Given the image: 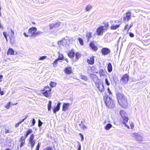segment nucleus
Listing matches in <instances>:
<instances>
[{
	"label": "nucleus",
	"mask_w": 150,
	"mask_h": 150,
	"mask_svg": "<svg viewBox=\"0 0 150 150\" xmlns=\"http://www.w3.org/2000/svg\"><path fill=\"white\" fill-rule=\"evenodd\" d=\"M116 97L118 104L121 107L123 108L127 107L128 105L127 98L124 94L120 93H117Z\"/></svg>",
	"instance_id": "obj_1"
},
{
	"label": "nucleus",
	"mask_w": 150,
	"mask_h": 150,
	"mask_svg": "<svg viewBox=\"0 0 150 150\" xmlns=\"http://www.w3.org/2000/svg\"><path fill=\"white\" fill-rule=\"evenodd\" d=\"M104 103L106 106L109 108H112L115 106V102L110 97L108 96L104 98Z\"/></svg>",
	"instance_id": "obj_2"
},
{
	"label": "nucleus",
	"mask_w": 150,
	"mask_h": 150,
	"mask_svg": "<svg viewBox=\"0 0 150 150\" xmlns=\"http://www.w3.org/2000/svg\"><path fill=\"white\" fill-rule=\"evenodd\" d=\"M52 88L48 86H46L44 87V89L40 91L41 94L43 96L48 98L52 95L51 92Z\"/></svg>",
	"instance_id": "obj_3"
},
{
	"label": "nucleus",
	"mask_w": 150,
	"mask_h": 150,
	"mask_svg": "<svg viewBox=\"0 0 150 150\" xmlns=\"http://www.w3.org/2000/svg\"><path fill=\"white\" fill-rule=\"evenodd\" d=\"M11 30V32L8 33L7 34L5 32H4L3 33L6 41H8L7 36H8L11 42L13 43L15 42L16 41L15 37L14 36V32L12 30Z\"/></svg>",
	"instance_id": "obj_4"
},
{
	"label": "nucleus",
	"mask_w": 150,
	"mask_h": 150,
	"mask_svg": "<svg viewBox=\"0 0 150 150\" xmlns=\"http://www.w3.org/2000/svg\"><path fill=\"white\" fill-rule=\"evenodd\" d=\"M37 28L35 27H33L29 28L28 30V33L30 34L31 36L35 37L40 35L42 32L38 31L37 32Z\"/></svg>",
	"instance_id": "obj_5"
},
{
	"label": "nucleus",
	"mask_w": 150,
	"mask_h": 150,
	"mask_svg": "<svg viewBox=\"0 0 150 150\" xmlns=\"http://www.w3.org/2000/svg\"><path fill=\"white\" fill-rule=\"evenodd\" d=\"M34 136L33 134H31L29 139V144H30V147L32 149L34 148L35 144V140L34 139Z\"/></svg>",
	"instance_id": "obj_6"
},
{
	"label": "nucleus",
	"mask_w": 150,
	"mask_h": 150,
	"mask_svg": "<svg viewBox=\"0 0 150 150\" xmlns=\"http://www.w3.org/2000/svg\"><path fill=\"white\" fill-rule=\"evenodd\" d=\"M129 80V75L127 74H125L122 76L120 79V81L122 84L125 85L128 82Z\"/></svg>",
	"instance_id": "obj_7"
},
{
	"label": "nucleus",
	"mask_w": 150,
	"mask_h": 150,
	"mask_svg": "<svg viewBox=\"0 0 150 150\" xmlns=\"http://www.w3.org/2000/svg\"><path fill=\"white\" fill-rule=\"evenodd\" d=\"M101 52L102 55L105 56L109 54L110 52V50L107 47H103L101 50Z\"/></svg>",
	"instance_id": "obj_8"
},
{
	"label": "nucleus",
	"mask_w": 150,
	"mask_h": 150,
	"mask_svg": "<svg viewBox=\"0 0 150 150\" xmlns=\"http://www.w3.org/2000/svg\"><path fill=\"white\" fill-rule=\"evenodd\" d=\"M105 30L104 29V26H100L98 27L96 30V32L98 35H103V33Z\"/></svg>",
	"instance_id": "obj_9"
},
{
	"label": "nucleus",
	"mask_w": 150,
	"mask_h": 150,
	"mask_svg": "<svg viewBox=\"0 0 150 150\" xmlns=\"http://www.w3.org/2000/svg\"><path fill=\"white\" fill-rule=\"evenodd\" d=\"M64 72L66 74L68 75L70 74L73 73L72 68L70 66L66 67L64 70Z\"/></svg>",
	"instance_id": "obj_10"
},
{
	"label": "nucleus",
	"mask_w": 150,
	"mask_h": 150,
	"mask_svg": "<svg viewBox=\"0 0 150 150\" xmlns=\"http://www.w3.org/2000/svg\"><path fill=\"white\" fill-rule=\"evenodd\" d=\"M131 13L130 12H127L125 13L126 16L123 17V20L124 22H128L131 18Z\"/></svg>",
	"instance_id": "obj_11"
},
{
	"label": "nucleus",
	"mask_w": 150,
	"mask_h": 150,
	"mask_svg": "<svg viewBox=\"0 0 150 150\" xmlns=\"http://www.w3.org/2000/svg\"><path fill=\"white\" fill-rule=\"evenodd\" d=\"M61 23L60 22H58L55 23H50L49 25V28L51 29L54 28L58 27L60 25Z\"/></svg>",
	"instance_id": "obj_12"
},
{
	"label": "nucleus",
	"mask_w": 150,
	"mask_h": 150,
	"mask_svg": "<svg viewBox=\"0 0 150 150\" xmlns=\"http://www.w3.org/2000/svg\"><path fill=\"white\" fill-rule=\"evenodd\" d=\"M89 46L95 52L96 51L98 50V47L95 45L93 41L90 43Z\"/></svg>",
	"instance_id": "obj_13"
},
{
	"label": "nucleus",
	"mask_w": 150,
	"mask_h": 150,
	"mask_svg": "<svg viewBox=\"0 0 150 150\" xmlns=\"http://www.w3.org/2000/svg\"><path fill=\"white\" fill-rule=\"evenodd\" d=\"M75 53L73 49H71L68 52L67 55L70 58L73 59L75 56Z\"/></svg>",
	"instance_id": "obj_14"
},
{
	"label": "nucleus",
	"mask_w": 150,
	"mask_h": 150,
	"mask_svg": "<svg viewBox=\"0 0 150 150\" xmlns=\"http://www.w3.org/2000/svg\"><path fill=\"white\" fill-rule=\"evenodd\" d=\"M95 56H92L87 60V62L89 65H92L94 63Z\"/></svg>",
	"instance_id": "obj_15"
},
{
	"label": "nucleus",
	"mask_w": 150,
	"mask_h": 150,
	"mask_svg": "<svg viewBox=\"0 0 150 150\" xmlns=\"http://www.w3.org/2000/svg\"><path fill=\"white\" fill-rule=\"evenodd\" d=\"M122 123L125 126L127 127V128L129 129V127L127 125V123L129 120V118L127 117H122Z\"/></svg>",
	"instance_id": "obj_16"
},
{
	"label": "nucleus",
	"mask_w": 150,
	"mask_h": 150,
	"mask_svg": "<svg viewBox=\"0 0 150 150\" xmlns=\"http://www.w3.org/2000/svg\"><path fill=\"white\" fill-rule=\"evenodd\" d=\"M26 138L25 136H21L20 139V142H21L20 147H22L25 143V139Z\"/></svg>",
	"instance_id": "obj_17"
},
{
	"label": "nucleus",
	"mask_w": 150,
	"mask_h": 150,
	"mask_svg": "<svg viewBox=\"0 0 150 150\" xmlns=\"http://www.w3.org/2000/svg\"><path fill=\"white\" fill-rule=\"evenodd\" d=\"M61 103L60 102H58L57 106L54 107L53 109V112L55 114L56 112L58 111L60 108Z\"/></svg>",
	"instance_id": "obj_18"
},
{
	"label": "nucleus",
	"mask_w": 150,
	"mask_h": 150,
	"mask_svg": "<svg viewBox=\"0 0 150 150\" xmlns=\"http://www.w3.org/2000/svg\"><path fill=\"white\" fill-rule=\"evenodd\" d=\"M70 104L69 103H64L62 105V110L63 111H66L69 108Z\"/></svg>",
	"instance_id": "obj_19"
},
{
	"label": "nucleus",
	"mask_w": 150,
	"mask_h": 150,
	"mask_svg": "<svg viewBox=\"0 0 150 150\" xmlns=\"http://www.w3.org/2000/svg\"><path fill=\"white\" fill-rule=\"evenodd\" d=\"M97 88L101 92L104 91L105 89L103 84L101 83L98 84Z\"/></svg>",
	"instance_id": "obj_20"
},
{
	"label": "nucleus",
	"mask_w": 150,
	"mask_h": 150,
	"mask_svg": "<svg viewBox=\"0 0 150 150\" xmlns=\"http://www.w3.org/2000/svg\"><path fill=\"white\" fill-rule=\"evenodd\" d=\"M14 51L12 48H9L7 51V54L8 55H13L14 54Z\"/></svg>",
	"instance_id": "obj_21"
},
{
	"label": "nucleus",
	"mask_w": 150,
	"mask_h": 150,
	"mask_svg": "<svg viewBox=\"0 0 150 150\" xmlns=\"http://www.w3.org/2000/svg\"><path fill=\"white\" fill-rule=\"evenodd\" d=\"M33 132V130L31 129H28L26 131L25 133L24 134V136L27 138L28 136L30 134H31Z\"/></svg>",
	"instance_id": "obj_22"
},
{
	"label": "nucleus",
	"mask_w": 150,
	"mask_h": 150,
	"mask_svg": "<svg viewBox=\"0 0 150 150\" xmlns=\"http://www.w3.org/2000/svg\"><path fill=\"white\" fill-rule=\"evenodd\" d=\"M75 61H77L81 57V55L79 52H76L75 53Z\"/></svg>",
	"instance_id": "obj_23"
},
{
	"label": "nucleus",
	"mask_w": 150,
	"mask_h": 150,
	"mask_svg": "<svg viewBox=\"0 0 150 150\" xmlns=\"http://www.w3.org/2000/svg\"><path fill=\"white\" fill-rule=\"evenodd\" d=\"M92 33L91 32H87L86 34V37L87 38L88 41L92 37Z\"/></svg>",
	"instance_id": "obj_24"
},
{
	"label": "nucleus",
	"mask_w": 150,
	"mask_h": 150,
	"mask_svg": "<svg viewBox=\"0 0 150 150\" xmlns=\"http://www.w3.org/2000/svg\"><path fill=\"white\" fill-rule=\"evenodd\" d=\"M107 70L109 72H111L112 70V66L111 63H109L108 64Z\"/></svg>",
	"instance_id": "obj_25"
},
{
	"label": "nucleus",
	"mask_w": 150,
	"mask_h": 150,
	"mask_svg": "<svg viewBox=\"0 0 150 150\" xmlns=\"http://www.w3.org/2000/svg\"><path fill=\"white\" fill-rule=\"evenodd\" d=\"M120 26V24H117L116 25H112L110 26V29L111 30H115L118 28H119Z\"/></svg>",
	"instance_id": "obj_26"
},
{
	"label": "nucleus",
	"mask_w": 150,
	"mask_h": 150,
	"mask_svg": "<svg viewBox=\"0 0 150 150\" xmlns=\"http://www.w3.org/2000/svg\"><path fill=\"white\" fill-rule=\"evenodd\" d=\"M58 56L57 59L59 60H63L64 59V57L62 54H60L59 52H58Z\"/></svg>",
	"instance_id": "obj_27"
},
{
	"label": "nucleus",
	"mask_w": 150,
	"mask_h": 150,
	"mask_svg": "<svg viewBox=\"0 0 150 150\" xmlns=\"http://www.w3.org/2000/svg\"><path fill=\"white\" fill-rule=\"evenodd\" d=\"M120 114L122 117H125L126 113L125 111L123 110H121L120 111Z\"/></svg>",
	"instance_id": "obj_28"
},
{
	"label": "nucleus",
	"mask_w": 150,
	"mask_h": 150,
	"mask_svg": "<svg viewBox=\"0 0 150 150\" xmlns=\"http://www.w3.org/2000/svg\"><path fill=\"white\" fill-rule=\"evenodd\" d=\"M106 71H105L103 69H100L99 70V73L100 76H104L105 75Z\"/></svg>",
	"instance_id": "obj_29"
},
{
	"label": "nucleus",
	"mask_w": 150,
	"mask_h": 150,
	"mask_svg": "<svg viewBox=\"0 0 150 150\" xmlns=\"http://www.w3.org/2000/svg\"><path fill=\"white\" fill-rule=\"evenodd\" d=\"M17 104V103L15 104H12L11 102L9 101V102H8L7 103L6 105L5 106V107L7 109H8L10 107L11 105H15L16 104Z\"/></svg>",
	"instance_id": "obj_30"
},
{
	"label": "nucleus",
	"mask_w": 150,
	"mask_h": 150,
	"mask_svg": "<svg viewBox=\"0 0 150 150\" xmlns=\"http://www.w3.org/2000/svg\"><path fill=\"white\" fill-rule=\"evenodd\" d=\"M59 60L57 59L55 60L54 62L52 63V64L54 67H56L58 65V61Z\"/></svg>",
	"instance_id": "obj_31"
},
{
	"label": "nucleus",
	"mask_w": 150,
	"mask_h": 150,
	"mask_svg": "<svg viewBox=\"0 0 150 150\" xmlns=\"http://www.w3.org/2000/svg\"><path fill=\"white\" fill-rule=\"evenodd\" d=\"M112 127L111 124L110 123H108L105 126V129L106 130H109Z\"/></svg>",
	"instance_id": "obj_32"
},
{
	"label": "nucleus",
	"mask_w": 150,
	"mask_h": 150,
	"mask_svg": "<svg viewBox=\"0 0 150 150\" xmlns=\"http://www.w3.org/2000/svg\"><path fill=\"white\" fill-rule=\"evenodd\" d=\"M52 103V101L49 100L47 104L48 110V111H50L51 110Z\"/></svg>",
	"instance_id": "obj_33"
},
{
	"label": "nucleus",
	"mask_w": 150,
	"mask_h": 150,
	"mask_svg": "<svg viewBox=\"0 0 150 150\" xmlns=\"http://www.w3.org/2000/svg\"><path fill=\"white\" fill-rule=\"evenodd\" d=\"M56 85V83L54 82L51 81L50 83V86L52 88L54 87H55Z\"/></svg>",
	"instance_id": "obj_34"
},
{
	"label": "nucleus",
	"mask_w": 150,
	"mask_h": 150,
	"mask_svg": "<svg viewBox=\"0 0 150 150\" xmlns=\"http://www.w3.org/2000/svg\"><path fill=\"white\" fill-rule=\"evenodd\" d=\"M77 39L81 45H84L83 41L82 38H78Z\"/></svg>",
	"instance_id": "obj_35"
},
{
	"label": "nucleus",
	"mask_w": 150,
	"mask_h": 150,
	"mask_svg": "<svg viewBox=\"0 0 150 150\" xmlns=\"http://www.w3.org/2000/svg\"><path fill=\"white\" fill-rule=\"evenodd\" d=\"M129 28V26L128 24H127L125 26L123 29V30L125 31L127 30V32H128L130 29Z\"/></svg>",
	"instance_id": "obj_36"
},
{
	"label": "nucleus",
	"mask_w": 150,
	"mask_h": 150,
	"mask_svg": "<svg viewBox=\"0 0 150 150\" xmlns=\"http://www.w3.org/2000/svg\"><path fill=\"white\" fill-rule=\"evenodd\" d=\"M92 8V6L91 5H87L86 8L85 9L86 10V11H88L90 10Z\"/></svg>",
	"instance_id": "obj_37"
},
{
	"label": "nucleus",
	"mask_w": 150,
	"mask_h": 150,
	"mask_svg": "<svg viewBox=\"0 0 150 150\" xmlns=\"http://www.w3.org/2000/svg\"><path fill=\"white\" fill-rule=\"evenodd\" d=\"M31 121L32 122V123L30 125V126L32 127V126H34L35 125V124L36 123V122H35V120L34 118H33L31 119Z\"/></svg>",
	"instance_id": "obj_38"
},
{
	"label": "nucleus",
	"mask_w": 150,
	"mask_h": 150,
	"mask_svg": "<svg viewBox=\"0 0 150 150\" xmlns=\"http://www.w3.org/2000/svg\"><path fill=\"white\" fill-rule=\"evenodd\" d=\"M108 26H109V23H108V22L106 23L105 24L104 26H103L104 27H105V28H104V29L105 30H107V29H108Z\"/></svg>",
	"instance_id": "obj_39"
},
{
	"label": "nucleus",
	"mask_w": 150,
	"mask_h": 150,
	"mask_svg": "<svg viewBox=\"0 0 150 150\" xmlns=\"http://www.w3.org/2000/svg\"><path fill=\"white\" fill-rule=\"evenodd\" d=\"M81 79L85 81H87L88 79L87 77L84 75H82L81 76Z\"/></svg>",
	"instance_id": "obj_40"
},
{
	"label": "nucleus",
	"mask_w": 150,
	"mask_h": 150,
	"mask_svg": "<svg viewBox=\"0 0 150 150\" xmlns=\"http://www.w3.org/2000/svg\"><path fill=\"white\" fill-rule=\"evenodd\" d=\"M40 146V144L39 143H38L36 146L35 148L36 150H39Z\"/></svg>",
	"instance_id": "obj_41"
},
{
	"label": "nucleus",
	"mask_w": 150,
	"mask_h": 150,
	"mask_svg": "<svg viewBox=\"0 0 150 150\" xmlns=\"http://www.w3.org/2000/svg\"><path fill=\"white\" fill-rule=\"evenodd\" d=\"M47 57L46 56H43L42 57H40L39 59V60H42L45 59L47 58Z\"/></svg>",
	"instance_id": "obj_42"
},
{
	"label": "nucleus",
	"mask_w": 150,
	"mask_h": 150,
	"mask_svg": "<svg viewBox=\"0 0 150 150\" xmlns=\"http://www.w3.org/2000/svg\"><path fill=\"white\" fill-rule=\"evenodd\" d=\"M105 83L108 86H109L110 85V83L107 78H106L105 79Z\"/></svg>",
	"instance_id": "obj_43"
},
{
	"label": "nucleus",
	"mask_w": 150,
	"mask_h": 150,
	"mask_svg": "<svg viewBox=\"0 0 150 150\" xmlns=\"http://www.w3.org/2000/svg\"><path fill=\"white\" fill-rule=\"evenodd\" d=\"M38 126L39 127H40L42 125V122L40 121V120H38Z\"/></svg>",
	"instance_id": "obj_44"
},
{
	"label": "nucleus",
	"mask_w": 150,
	"mask_h": 150,
	"mask_svg": "<svg viewBox=\"0 0 150 150\" xmlns=\"http://www.w3.org/2000/svg\"><path fill=\"white\" fill-rule=\"evenodd\" d=\"M44 150H53L52 148L50 146L47 147L44 149Z\"/></svg>",
	"instance_id": "obj_45"
},
{
	"label": "nucleus",
	"mask_w": 150,
	"mask_h": 150,
	"mask_svg": "<svg viewBox=\"0 0 150 150\" xmlns=\"http://www.w3.org/2000/svg\"><path fill=\"white\" fill-rule=\"evenodd\" d=\"M12 131H11L9 130L6 129H5V133L6 134L8 133H9L10 132H12Z\"/></svg>",
	"instance_id": "obj_46"
},
{
	"label": "nucleus",
	"mask_w": 150,
	"mask_h": 150,
	"mask_svg": "<svg viewBox=\"0 0 150 150\" xmlns=\"http://www.w3.org/2000/svg\"><path fill=\"white\" fill-rule=\"evenodd\" d=\"M79 135H80L81 136V140L83 141L84 140V137L83 135L81 133H80L79 134Z\"/></svg>",
	"instance_id": "obj_47"
},
{
	"label": "nucleus",
	"mask_w": 150,
	"mask_h": 150,
	"mask_svg": "<svg viewBox=\"0 0 150 150\" xmlns=\"http://www.w3.org/2000/svg\"><path fill=\"white\" fill-rule=\"evenodd\" d=\"M129 35L130 37L133 38L134 36V35L133 33H129Z\"/></svg>",
	"instance_id": "obj_48"
},
{
	"label": "nucleus",
	"mask_w": 150,
	"mask_h": 150,
	"mask_svg": "<svg viewBox=\"0 0 150 150\" xmlns=\"http://www.w3.org/2000/svg\"><path fill=\"white\" fill-rule=\"evenodd\" d=\"M81 145L79 143L77 149L78 150H81Z\"/></svg>",
	"instance_id": "obj_49"
},
{
	"label": "nucleus",
	"mask_w": 150,
	"mask_h": 150,
	"mask_svg": "<svg viewBox=\"0 0 150 150\" xmlns=\"http://www.w3.org/2000/svg\"><path fill=\"white\" fill-rule=\"evenodd\" d=\"M1 88H0V94L1 95H3L4 94V92L3 91H1Z\"/></svg>",
	"instance_id": "obj_50"
},
{
	"label": "nucleus",
	"mask_w": 150,
	"mask_h": 150,
	"mask_svg": "<svg viewBox=\"0 0 150 150\" xmlns=\"http://www.w3.org/2000/svg\"><path fill=\"white\" fill-rule=\"evenodd\" d=\"M130 126L131 129H133L134 127V125L133 123H131L130 124Z\"/></svg>",
	"instance_id": "obj_51"
},
{
	"label": "nucleus",
	"mask_w": 150,
	"mask_h": 150,
	"mask_svg": "<svg viewBox=\"0 0 150 150\" xmlns=\"http://www.w3.org/2000/svg\"><path fill=\"white\" fill-rule=\"evenodd\" d=\"M83 125H84L83 124V122L82 121H81V123L79 124V126H80L81 128L82 127Z\"/></svg>",
	"instance_id": "obj_52"
},
{
	"label": "nucleus",
	"mask_w": 150,
	"mask_h": 150,
	"mask_svg": "<svg viewBox=\"0 0 150 150\" xmlns=\"http://www.w3.org/2000/svg\"><path fill=\"white\" fill-rule=\"evenodd\" d=\"M3 76L2 75H0V82L2 81V79L3 78Z\"/></svg>",
	"instance_id": "obj_53"
},
{
	"label": "nucleus",
	"mask_w": 150,
	"mask_h": 150,
	"mask_svg": "<svg viewBox=\"0 0 150 150\" xmlns=\"http://www.w3.org/2000/svg\"><path fill=\"white\" fill-rule=\"evenodd\" d=\"M23 35L26 37H28L29 36V35L27 34V33H24Z\"/></svg>",
	"instance_id": "obj_54"
},
{
	"label": "nucleus",
	"mask_w": 150,
	"mask_h": 150,
	"mask_svg": "<svg viewBox=\"0 0 150 150\" xmlns=\"http://www.w3.org/2000/svg\"><path fill=\"white\" fill-rule=\"evenodd\" d=\"M107 90L108 91V92L109 93V94H111V92L110 89L109 88H107Z\"/></svg>",
	"instance_id": "obj_55"
},
{
	"label": "nucleus",
	"mask_w": 150,
	"mask_h": 150,
	"mask_svg": "<svg viewBox=\"0 0 150 150\" xmlns=\"http://www.w3.org/2000/svg\"><path fill=\"white\" fill-rule=\"evenodd\" d=\"M82 128L83 129H87V127L84 125H83V127H82Z\"/></svg>",
	"instance_id": "obj_56"
},
{
	"label": "nucleus",
	"mask_w": 150,
	"mask_h": 150,
	"mask_svg": "<svg viewBox=\"0 0 150 150\" xmlns=\"http://www.w3.org/2000/svg\"><path fill=\"white\" fill-rule=\"evenodd\" d=\"M23 122V121L22 120H21V121H20L18 123H17L19 125L22 122Z\"/></svg>",
	"instance_id": "obj_57"
},
{
	"label": "nucleus",
	"mask_w": 150,
	"mask_h": 150,
	"mask_svg": "<svg viewBox=\"0 0 150 150\" xmlns=\"http://www.w3.org/2000/svg\"><path fill=\"white\" fill-rule=\"evenodd\" d=\"M132 25H133V23H131V24L130 25H129V28H130L131 27H132Z\"/></svg>",
	"instance_id": "obj_58"
},
{
	"label": "nucleus",
	"mask_w": 150,
	"mask_h": 150,
	"mask_svg": "<svg viewBox=\"0 0 150 150\" xmlns=\"http://www.w3.org/2000/svg\"><path fill=\"white\" fill-rule=\"evenodd\" d=\"M64 60L67 63H69V61L67 58L64 59Z\"/></svg>",
	"instance_id": "obj_59"
},
{
	"label": "nucleus",
	"mask_w": 150,
	"mask_h": 150,
	"mask_svg": "<svg viewBox=\"0 0 150 150\" xmlns=\"http://www.w3.org/2000/svg\"><path fill=\"white\" fill-rule=\"evenodd\" d=\"M28 117V115H26L25 116V117L22 120L24 121V120H25Z\"/></svg>",
	"instance_id": "obj_60"
},
{
	"label": "nucleus",
	"mask_w": 150,
	"mask_h": 150,
	"mask_svg": "<svg viewBox=\"0 0 150 150\" xmlns=\"http://www.w3.org/2000/svg\"><path fill=\"white\" fill-rule=\"evenodd\" d=\"M19 125L17 123L15 124V127H18V126Z\"/></svg>",
	"instance_id": "obj_61"
},
{
	"label": "nucleus",
	"mask_w": 150,
	"mask_h": 150,
	"mask_svg": "<svg viewBox=\"0 0 150 150\" xmlns=\"http://www.w3.org/2000/svg\"><path fill=\"white\" fill-rule=\"evenodd\" d=\"M5 150H11V149L9 148H6Z\"/></svg>",
	"instance_id": "obj_62"
},
{
	"label": "nucleus",
	"mask_w": 150,
	"mask_h": 150,
	"mask_svg": "<svg viewBox=\"0 0 150 150\" xmlns=\"http://www.w3.org/2000/svg\"><path fill=\"white\" fill-rule=\"evenodd\" d=\"M32 23L33 24L35 25V22H32Z\"/></svg>",
	"instance_id": "obj_63"
},
{
	"label": "nucleus",
	"mask_w": 150,
	"mask_h": 150,
	"mask_svg": "<svg viewBox=\"0 0 150 150\" xmlns=\"http://www.w3.org/2000/svg\"><path fill=\"white\" fill-rule=\"evenodd\" d=\"M1 11H0V17H1Z\"/></svg>",
	"instance_id": "obj_64"
}]
</instances>
